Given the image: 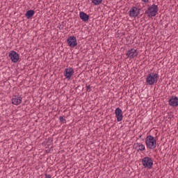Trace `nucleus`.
<instances>
[{
	"label": "nucleus",
	"instance_id": "24",
	"mask_svg": "<svg viewBox=\"0 0 178 178\" xmlns=\"http://www.w3.org/2000/svg\"><path fill=\"white\" fill-rule=\"evenodd\" d=\"M143 137V135L139 136V138H141Z\"/></svg>",
	"mask_w": 178,
	"mask_h": 178
},
{
	"label": "nucleus",
	"instance_id": "7",
	"mask_svg": "<svg viewBox=\"0 0 178 178\" xmlns=\"http://www.w3.org/2000/svg\"><path fill=\"white\" fill-rule=\"evenodd\" d=\"M67 44L68 47H70L71 48H76L77 47V39L76 38V36H70L67 39Z\"/></svg>",
	"mask_w": 178,
	"mask_h": 178
},
{
	"label": "nucleus",
	"instance_id": "23",
	"mask_svg": "<svg viewBox=\"0 0 178 178\" xmlns=\"http://www.w3.org/2000/svg\"><path fill=\"white\" fill-rule=\"evenodd\" d=\"M143 2H145V3H148L149 2V0H142Z\"/></svg>",
	"mask_w": 178,
	"mask_h": 178
},
{
	"label": "nucleus",
	"instance_id": "18",
	"mask_svg": "<svg viewBox=\"0 0 178 178\" xmlns=\"http://www.w3.org/2000/svg\"><path fill=\"white\" fill-rule=\"evenodd\" d=\"M52 141L54 140H51L50 138L46 139V141H45L46 145H48V146L51 145L52 144Z\"/></svg>",
	"mask_w": 178,
	"mask_h": 178
},
{
	"label": "nucleus",
	"instance_id": "3",
	"mask_svg": "<svg viewBox=\"0 0 178 178\" xmlns=\"http://www.w3.org/2000/svg\"><path fill=\"white\" fill-rule=\"evenodd\" d=\"M145 144L149 149H155L156 148V140L151 135H149L145 138Z\"/></svg>",
	"mask_w": 178,
	"mask_h": 178
},
{
	"label": "nucleus",
	"instance_id": "15",
	"mask_svg": "<svg viewBox=\"0 0 178 178\" xmlns=\"http://www.w3.org/2000/svg\"><path fill=\"white\" fill-rule=\"evenodd\" d=\"M34 15H35V11H34V10H29L25 13V17L26 19H31Z\"/></svg>",
	"mask_w": 178,
	"mask_h": 178
},
{
	"label": "nucleus",
	"instance_id": "6",
	"mask_svg": "<svg viewBox=\"0 0 178 178\" xmlns=\"http://www.w3.org/2000/svg\"><path fill=\"white\" fill-rule=\"evenodd\" d=\"M126 56L128 59H134L136 56H138V50L131 48L127 51Z\"/></svg>",
	"mask_w": 178,
	"mask_h": 178
},
{
	"label": "nucleus",
	"instance_id": "11",
	"mask_svg": "<svg viewBox=\"0 0 178 178\" xmlns=\"http://www.w3.org/2000/svg\"><path fill=\"white\" fill-rule=\"evenodd\" d=\"M22 101H23V98L22 97V96L15 95L12 98V104H13V105H20Z\"/></svg>",
	"mask_w": 178,
	"mask_h": 178
},
{
	"label": "nucleus",
	"instance_id": "17",
	"mask_svg": "<svg viewBox=\"0 0 178 178\" xmlns=\"http://www.w3.org/2000/svg\"><path fill=\"white\" fill-rule=\"evenodd\" d=\"M59 122L60 123H66V119L64 118V116H60L59 117Z\"/></svg>",
	"mask_w": 178,
	"mask_h": 178
},
{
	"label": "nucleus",
	"instance_id": "14",
	"mask_svg": "<svg viewBox=\"0 0 178 178\" xmlns=\"http://www.w3.org/2000/svg\"><path fill=\"white\" fill-rule=\"evenodd\" d=\"M137 7L133 6L129 11L130 17H136Z\"/></svg>",
	"mask_w": 178,
	"mask_h": 178
},
{
	"label": "nucleus",
	"instance_id": "1",
	"mask_svg": "<svg viewBox=\"0 0 178 178\" xmlns=\"http://www.w3.org/2000/svg\"><path fill=\"white\" fill-rule=\"evenodd\" d=\"M159 79V74L157 73H149L147 75L146 77V84H147V86H154L155 83H158Z\"/></svg>",
	"mask_w": 178,
	"mask_h": 178
},
{
	"label": "nucleus",
	"instance_id": "2",
	"mask_svg": "<svg viewBox=\"0 0 178 178\" xmlns=\"http://www.w3.org/2000/svg\"><path fill=\"white\" fill-rule=\"evenodd\" d=\"M148 8L145 12V15L147 16V17H155L159 9L158 8V6L153 4L152 6L148 5Z\"/></svg>",
	"mask_w": 178,
	"mask_h": 178
},
{
	"label": "nucleus",
	"instance_id": "20",
	"mask_svg": "<svg viewBox=\"0 0 178 178\" xmlns=\"http://www.w3.org/2000/svg\"><path fill=\"white\" fill-rule=\"evenodd\" d=\"M140 10H141V8H137V10H136V17H137V16H138V15H140Z\"/></svg>",
	"mask_w": 178,
	"mask_h": 178
},
{
	"label": "nucleus",
	"instance_id": "5",
	"mask_svg": "<svg viewBox=\"0 0 178 178\" xmlns=\"http://www.w3.org/2000/svg\"><path fill=\"white\" fill-rule=\"evenodd\" d=\"M8 58H10L13 63H17L19 59H20V55L17 52L12 50L8 54Z\"/></svg>",
	"mask_w": 178,
	"mask_h": 178
},
{
	"label": "nucleus",
	"instance_id": "10",
	"mask_svg": "<svg viewBox=\"0 0 178 178\" xmlns=\"http://www.w3.org/2000/svg\"><path fill=\"white\" fill-rule=\"evenodd\" d=\"M115 113L117 122H122V120H123V114L122 113V108H115Z\"/></svg>",
	"mask_w": 178,
	"mask_h": 178
},
{
	"label": "nucleus",
	"instance_id": "13",
	"mask_svg": "<svg viewBox=\"0 0 178 178\" xmlns=\"http://www.w3.org/2000/svg\"><path fill=\"white\" fill-rule=\"evenodd\" d=\"M79 17L82 22H88L90 20V15L83 11L79 13Z\"/></svg>",
	"mask_w": 178,
	"mask_h": 178
},
{
	"label": "nucleus",
	"instance_id": "22",
	"mask_svg": "<svg viewBox=\"0 0 178 178\" xmlns=\"http://www.w3.org/2000/svg\"><path fill=\"white\" fill-rule=\"evenodd\" d=\"M83 87L81 86H78L76 88V90H77V91H80V90H82Z\"/></svg>",
	"mask_w": 178,
	"mask_h": 178
},
{
	"label": "nucleus",
	"instance_id": "9",
	"mask_svg": "<svg viewBox=\"0 0 178 178\" xmlns=\"http://www.w3.org/2000/svg\"><path fill=\"white\" fill-rule=\"evenodd\" d=\"M168 105L173 107L178 106V97L177 96H171L168 99Z\"/></svg>",
	"mask_w": 178,
	"mask_h": 178
},
{
	"label": "nucleus",
	"instance_id": "4",
	"mask_svg": "<svg viewBox=\"0 0 178 178\" xmlns=\"http://www.w3.org/2000/svg\"><path fill=\"white\" fill-rule=\"evenodd\" d=\"M141 163L146 169H152V166H154V161L151 157L149 156L142 159Z\"/></svg>",
	"mask_w": 178,
	"mask_h": 178
},
{
	"label": "nucleus",
	"instance_id": "21",
	"mask_svg": "<svg viewBox=\"0 0 178 178\" xmlns=\"http://www.w3.org/2000/svg\"><path fill=\"white\" fill-rule=\"evenodd\" d=\"M63 27H64L63 24H60L58 26V29H59V30H63Z\"/></svg>",
	"mask_w": 178,
	"mask_h": 178
},
{
	"label": "nucleus",
	"instance_id": "19",
	"mask_svg": "<svg viewBox=\"0 0 178 178\" xmlns=\"http://www.w3.org/2000/svg\"><path fill=\"white\" fill-rule=\"evenodd\" d=\"M86 91H88V92H90V91H91V86L90 85L86 84Z\"/></svg>",
	"mask_w": 178,
	"mask_h": 178
},
{
	"label": "nucleus",
	"instance_id": "12",
	"mask_svg": "<svg viewBox=\"0 0 178 178\" xmlns=\"http://www.w3.org/2000/svg\"><path fill=\"white\" fill-rule=\"evenodd\" d=\"M134 148H135V149H137L138 152H143V151L145 150V146L140 142L134 143Z\"/></svg>",
	"mask_w": 178,
	"mask_h": 178
},
{
	"label": "nucleus",
	"instance_id": "16",
	"mask_svg": "<svg viewBox=\"0 0 178 178\" xmlns=\"http://www.w3.org/2000/svg\"><path fill=\"white\" fill-rule=\"evenodd\" d=\"M92 3H93V5H101L102 0H92Z\"/></svg>",
	"mask_w": 178,
	"mask_h": 178
},
{
	"label": "nucleus",
	"instance_id": "8",
	"mask_svg": "<svg viewBox=\"0 0 178 178\" xmlns=\"http://www.w3.org/2000/svg\"><path fill=\"white\" fill-rule=\"evenodd\" d=\"M73 74H74V70H73L72 67H69L65 69L63 75H64V77L67 79V80H70Z\"/></svg>",
	"mask_w": 178,
	"mask_h": 178
}]
</instances>
